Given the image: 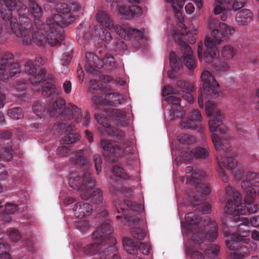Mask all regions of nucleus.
<instances>
[{
  "label": "nucleus",
  "instance_id": "nucleus-1",
  "mask_svg": "<svg viewBox=\"0 0 259 259\" xmlns=\"http://www.w3.org/2000/svg\"><path fill=\"white\" fill-rule=\"evenodd\" d=\"M205 112L208 116H211L208 122L210 132L212 133L211 140L217 151L222 149L226 154V157L217 156L219 165L218 174L224 182L228 181V177L222 166L229 169H234L237 165L236 160L229 156L231 151L230 137L227 135L228 128L223 123V116L215 105L210 101H205Z\"/></svg>",
  "mask_w": 259,
  "mask_h": 259
},
{
  "label": "nucleus",
  "instance_id": "nucleus-2",
  "mask_svg": "<svg viewBox=\"0 0 259 259\" xmlns=\"http://www.w3.org/2000/svg\"><path fill=\"white\" fill-rule=\"evenodd\" d=\"M48 112H49L51 116L60 117L62 120L61 122L55 123L52 128L55 134L62 135L65 133V136L60 141L62 144L73 143L79 139V135L75 132L74 126L72 125L71 121L73 118L77 123L82 122V124L85 126L89 125L91 119L88 112L86 111L82 117L81 109L72 104L66 107L65 100L58 97L50 103Z\"/></svg>",
  "mask_w": 259,
  "mask_h": 259
},
{
  "label": "nucleus",
  "instance_id": "nucleus-3",
  "mask_svg": "<svg viewBox=\"0 0 259 259\" xmlns=\"http://www.w3.org/2000/svg\"><path fill=\"white\" fill-rule=\"evenodd\" d=\"M108 211L104 209L98 213L96 219L101 223L92 234V238L98 241L87 244L81 248L85 254L93 255L98 253L100 259H121L118 256L115 246L116 240L111 235L113 231L111 221L108 219Z\"/></svg>",
  "mask_w": 259,
  "mask_h": 259
},
{
  "label": "nucleus",
  "instance_id": "nucleus-4",
  "mask_svg": "<svg viewBox=\"0 0 259 259\" xmlns=\"http://www.w3.org/2000/svg\"><path fill=\"white\" fill-rule=\"evenodd\" d=\"M46 23V25L43 24V26L41 27L40 30L37 29L34 25L28 29L21 25L20 30L22 34L16 35L18 37H22V42L26 46L34 42L40 47H61V42L64 38L63 33L59 29L52 31L47 22Z\"/></svg>",
  "mask_w": 259,
  "mask_h": 259
},
{
  "label": "nucleus",
  "instance_id": "nucleus-5",
  "mask_svg": "<svg viewBox=\"0 0 259 259\" xmlns=\"http://www.w3.org/2000/svg\"><path fill=\"white\" fill-rule=\"evenodd\" d=\"M245 194L244 201L245 204L241 203V197L239 192L235 191L233 188L228 186L226 188V195L227 202L224 210L227 213H241L242 215L247 213H254L251 212L248 209V206L259 205L258 204H252L256 196V192L251 186L247 187L246 189H243Z\"/></svg>",
  "mask_w": 259,
  "mask_h": 259
},
{
  "label": "nucleus",
  "instance_id": "nucleus-6",
  "mask_svg": "<svg viewBox=\"0 0 259 259\" xmlns=\"http://www.w3.org/2000/svg\"><path fill=\"white\" fill-rule=\"evenodd\" d=\"M186 223V229L189 234H192V239L198 242H200L203 238V234H201L202 238L200 240L196 239L197 234V231L206 228H212V230H208L205 235L207 239L212 241L217 238L218 234V226L214 221H212L208 216L199 217L194 213L190 212L185 215Z\"/></svg>",
  "mask_w": 259,
  "mask_h": 259
},
{
  "label": "nucleus",
  "instance_id": "nucleus-7",
  "mask_svg": "<svg viewBox=\"0 0 259 259\" xmlns=\"http://www.w3.org/2000/svg\"><path fill=\"white\" fill-rule=\"evenodd\" d=\"M26 73L30 75L29 79L33 85L40 83L42 81V94L46 97L49 98L59 95L54 84L55 78L52 74H48L46 78H44L47 73L45 68L40 69L37 74L36 68L32 61H28L25 65Z\"/></svg>",
  "mask_w": 259,
  "mask_h": 259
},
{
  "label": "nucleus",
  "instance_id": "nucleus-8",
  "mask_svg": "<svg viewBox=\"0 0 259 259\" xmlns=\"http://www.w3.org/2000/svg\"><path fill=\"white\" fill-rule=\"evenodd\" d=\"M219 14H215V16H210L208 20V25L211 29V35L212 37H206L204 40V45L206 49H215L217 46L220 44L223 38L227 37L228 35L232 34L235 30L233 27H230L225 23H221L219 19L221 16Z\"/></svg>",
  "mask_w": 259,
  "mask_h": 259
},
{
  "label": "nucleus",
  "instance_id": "nucleus-9",
  "mask_svg": "<svg viewBox=\"0 0 259 259\" xmlns=\"http://www.w3.org/2000/svg\"><path fill=\"white\" fill-rule=\"evenodd\" d=\"M79 8V5L75 3L59 4L57 9L61 14H54L47 19L50 29L54 31L57 29L61 30V28L67 26L75 20L72 13L77 11Z\"/></svg>",
  "mask_w": 259,
  "mask_h": 259
},
{
  "label": "nucleus",
  "instance_id": "nucleus-10",
  "mask_svg": "<svg viewBox=\"0 0 259 259\" xmlns=\"http://www.w3.org/2000/svg\"><path fill=\"white\" fill-rule=\"evenodd\" d=\"M227 214L230 215L227 218V222L230 220V221L232 223H240L238 225L237 232L233 233H231L232 230L228 228L227 223L223 224L222 228L225 235L228 236L230 235L231 237H237L238 239H242V241L244 243H249V239L245 238L247 236L249 233L248 227V225L249 224L248 219L243 217H240V215L242 214L241 213H236V212H235V213Z\"/></svg>",
  "mask_w": 259,
  "mask_h": 259
},
{
  "label": "nucleus",
  "instance_id": "nucleus-11",
  "mask_svg": "<svg viewBox=\"0 0 259 259\" xmlns=\"http://www.w3.org/2000/svg\"><path fill=\"white\" fill-rule=\"evenodd\" d=\"M203 82V91L199 89L198 96V102L201 108L203 107V95L209 99L216 98L219 96V84L214 76L208 71H204L201 75Z\"/></svg>",
  "mask_w": 259,
  "mask_h": 259
},
{
  "label": "nucleus",
  "instance_id": "nucleus-12",
  "mask_svg": "<svg viewBox=\"0 0 259 259\" xmlns=\"http://www.w3.org/2000/svg\"><path fill=\"white\" fill-rule=\"evenodd\" d=\"M1 16L4 21L6 22V29L8 33H13L15 35H20L22 33L20 30V26L16 17H13L12 11L17 6L16 0H0Z\"/></svg>",
  "mask_w": 259,
  "mask_h": 259
},
{
  "label": "nucleus",
  "instance_id": "nucleus-13",
  "mask_svg": "<svg viewBox=\"0 0 259 259\" xmlns=\"http://www.w3.org/2000/svg\"><path fill=\"white\" fill-rule=\"evenodd\" d=\"M97 22L100 25H96L94 27L95 33L98 37L102 43L109 42L112 40L111 33L106 29L113 30L114 31V27L117 25L113 24V20L110 15L104 11H100L96 15Z\"/></svg>",
  "mask_w": 259,
  "mask_h": 259
},
{
  "label": "nucleus",
  "instance_id": "nucleus-14",
  "mask_svg": "<svg viewBox=\"0 0 259 259\" xmlns=\"http://www.w3.org/2000/svg\"><path fill=\"white\" fill-rule=\"evenodd\" d=\"M114 203L118 213H122V215H117V220L121 219V222L126 226H131L138 223L136 216L135 207L136 204L131 200L114 199Z\"/></svg>",
  "mask_w": 259,
  "mask_h": 259
},
{
  "label": "nucleus",
  "instance_id": "nucleus-15",
  "mask_svg": "<svg viewBox=\"0 0 259 259\" xmlns=\"http://www.w3.org/2000/svg\"><path fill=\"white\" fill-rule=\"evenodd\" d=\"M205 172L200 168L195 167L194 172L191 174L190 177L187 176V183H193L195 184V191L196 194L190 195L192 196L196 202L201 201L205 198V195L210 192V189L207 184L202 183H196V180H201L205 176Z\"/></svg>",
  "mask_w": 259,
  "mask_h": 259
},
{
  "label": "nucleus",
  "instance_id": "nucleus-16",
  "mask_svg": "<svg viewBox=\"0 0 259 259\" xmlns=\"http://www.w3.org/2000/svg\"><path fill=\"white\" fill-rule=\"evenodd\" d=\"M0 62V80L4 82L20 73V65L14 62V56L11 53H7L1 58Z\"/></svg>",
  "mask_w": 259,
  "mask_h": 259
},
{
  "label": "nucleus",
  "instance_id": "nucleus-17",
  "mask_svg": "<svg viewBox=\"0 0 259 259\" xmlns=\"http://www.w3.org/2000/svg\"><path fill=\"white\" fill-rule=\"evenodd\" d=\"M68 184L70 187L82 192L87 187H94L95 180L92 178L89 170L84 172L82 178H81L77 172H72L69 174Z\"/></svg>",
  "mask_w": 259,
  "mask_h": 259
},
{
  "label": "nucleus",
  "instance_id": "nucleus-18",
  "mask_svg": "<svg viewBox=\"0 0 259 259\" xmlns=\"http://www.w3.org/2000/svg\"><path fill=\"white\" fill-rule=\"evenodd\" d=\"M172 36L176 42L183 49H191L187 40L190 44H194L196 41L195 36H190L185 24L182 22L179 24L178 28L172 30Z\"/></svg>",
  "mask_w": 259,
  "mask_h": 259
},
{
  "label": "nucleus",
  "instance_id": "nucleus-19",
  "mask_svg": "<svg viewBox=\"0 0 259 259\" xmlns=\"http://www.w3.org/2000/svg\"><path fill=\"white\" fill-rule=\"evenodd\" d=\"M226 243L228 248L233 251L230 253L231 258L239 259L249 252L248 247L246 246L248 243H244L237 237H230V239L226 240Z\"/></svg>",
  "mask_w": 259,
  "mask_h": 259
},
{
  "label": "nucleus",
  "instance_id": "nucleus-20",
  "mask_svg": "<svg viewBox=\"0 0 259 259\" xmlns=\"http://www.w3.org/2000/svg\"><path fill=\"white\" fill-rule=\"evenodd\" d=\"M114 32L121 38L126 40L136 41V45L138 46L139 40L143 38L144 34L142 32L138 29L128 27L125 26L116 25L114 27Z\"/></svg>",
  "mask_w": 259,
  "mask_h": 259
},
{
  "label": "nucleus",
  "instance_id": "nucleus-21",
  "mask_svg": "<svg viewBox=\"0 0 259 259\" xmlns=\"http://www.w3.org/2000/svg\"><path fill=\"white\" fill-rule=\"evenodd\" d=\"M85 58V68L87 71L90 73L97 74V68L102 67V61H101V56H98L91 52H87Z\"/></svg>",
  "mask_w": 259,
  "mask_h": 259
},
{
  "label": "nucleus",
  "instance_id": "nucleus-22",
  "mask_svg": "<svg viewBox=\"0 0 259 259\" xmlns=\"http://www.w3.org/2000/svg\"><path fill=\"white\" fill-rule=\"evenodd\" d=\"M12 134L8 131H3L0 132V139L3 142L4 148V158L7 161L12 160L13 157V151L12 146L10 144L12 142Z\"/></svg>",
  "mask_w": 259,
  "mask_h": 259
},
{
  "label": "nucleus",
  "instance_id": "nucleus-23",
  "mask_svg": "<svg viewBox=\"0 0 259 259\" xmlns=\"http://www.w3.org/2000/svg\"><path fill=\"white\" fill-rule=\"evenodd\" d=\"M178 58L182 62V68H183V63L191 71L195 69L197 66V60L194 55L192 50H181V56H178Z\"/></svg>",
  "mask_w": 259,
  "mask_h": 259
},
{
  "label": "nucleus",
  "instance_id": "nucleus-24",
  "mask_svg": "<svg viewBox=\"0 0 259 259\" xmlns=\"http://www.w3.org/2000/svg\"><path fill=\"white\" fill-rule=\"evenodd\" d=\"M95 186L91 188L87 187L80 194V197L83 199L90 200L93 203L100 204L103 200L102 191L99 188L94 189Z\"/></svg>",
  "mask_w": 259,
  "mask_h": 259
},
{
  "label": "nucleus",
  "instance_id": "nucleus-25",
  "mask_svg": "<svg viewBox=\"0 0 259 259\" xmlns=\"http://www.w3.org/2000/svg\"><path fill=\"white\" fill-rule=\"evenodd\" d=\"M169 59L171 71H168V76L171 79H175L178 76V71L182 68V62L173 51L170 52Z\"/></svg>",
  "mask_w": 259,
  "mask_h": 259
},
{
  "label": "nucleus",
  "instance_id": "nucleus-26",
  "mask_svg": "<svg viewBox=\"0 0 259 259\" xmlns=\"http://www.w3.org/2000/svg\"><path fill=\"white\" fill-rule=\"evenodd\" d=\"M100 145L104 152H108L116 156L121 152V148L116 142L102 139L100 142Z\"/></svg>",
  "mask_w": 259,
  "mask_h": 259
},
{
  "label": "nucleus",
  "instance_id": "nucleus-27",
  "mask_svg": "<svg viewBox=\"0 0 259 259\" xmlns=\"http://www.w3.org/2000/svg\"><path fill=\"white\" fill-rule=\"evenodd\" d=\"M95 118L97 121L104 127L105 133L109 136H113L116 129L110 125V119L103 113H95Z\"/></svg>",
  "mask_w": 259,
  "mask_h": 259
},
{
  "label": "nucleus",
  "instance_id": "nucleus-28",
  "mask_svg": "<svg viewBox=\"0 0 259 259\" xmlns=\"http://www.w3.org/2000/svg\"><path fill=\"white\" fill-rule=\"evenodd\" d=\"M93 207L88 203L80 202L75 204L73 211L76 217L82 219L90 215L92 211Z\"/></svg>",
  "mask_w": 259,
  "mask_h": 259
},
{
  "label": "nucleus",
  "instance_id": "nucleus-29",
  "mask_svg": "<svg viewBox=\"0 0 259 259\" xmlns=\"http://www.w3.org/2000/svg\"><path fill=\"white\" fill-rule=\"evenodd\" d=\"M106 114H108L106 111H104ZM112 119L115 121L116 123L120 126H125L128 125V121L126 118V113L118 109H112L109 112Z\"/></svg>",
  "mask_w": 259,
  "mask_h": 259
},
{
  "label": "nucleus",
  "instance_id": "nucleus-30",
  "mask_svg": "<svg viewBox=\"0 0 259 259\" xmlns=\"http://www.w3.org/2000/svg\"><path fill=\"white\" fill-rule=\"evenodd\" d=\"M219 50H198V57L206 63H212L218 61L219 55Z\"/></svg>",
  "mask_w": 259,
  "mask_h": 259
},
{
  "label": "nucleus",
  "instance_id": "nucleus-31",
  "mask_svg": "<svg viewBox=\"0 0 259 259\" xmlns=\"http://www.w3.org/2000/svg\"><path fill=\"white\" fill-rule=\"evenodd\" d=\"M29 7L32 15L35 18L34 25L37 29L40 30L44 24L40 20L43 14L42 8L36 2H32L29 5Z\"/></svg>",
  "mask_w": 259,
  "mask_h": 259
},
{
  "label": "nucleus",
  "instance_id": "nucleus-32",
  "mask_svg": "<svg viewBox=\"0 0 259 259\" xmlns=\"http://www.w3.org/2000/svg\"><path fill=\"white\" fill-rule=\"evenodd\" d=\"M176 85L181 91L185 92L182 96L183 98L187 100L188 103H193L194 99L190 93L193 90V85L184 80H179L177 81Z\"/></svg>",
  "mask_w": 259,
  "mask_h": 259
},
{
  "label": "nucleus",
  "instance_id": "nucleus-33",
  "mask_svg": "<svg viewBox=\"0 0 259 259\" xmlns=\"http://www.w3.org/2000/svg\"><path fill=\"white\" fill-rule=\"evenodd\" d=\"M231 1L232 0H215L216 5L214 8V13L215 14H222L221 20L225 21L227 19L226 8L231 6Z\"/></svg>",
  "mask_w": 259,
  "mask_h": 259
},
{
  "label": "nucleus",
  "instance_id": "nucleus-34",
  "mask_svg": "<svg viewBox=\"0 0 259 259\" xmlns=\"http://www.w3.org/2000/svg\"><path fill=\"white\" fill-rule=\"evenodd\" d=\"M253 14L248 9H243L236 14V21L239 25H246L252 20Z\"/></svg>",
  "mask_w": 259,
  "mask_h": 259
},
{
  "label": "nucleus",
  "instance_id": "nucleus-35",
  "mask_svg": "<svg viewBox=\"0 0 259 259\" xmlns=\"http://www.w3.org/2000/svg\"><path fill=\"white\" fill-rule=\"evenodd\" d=\"M248 186H259V173L248 171L246 174V180L241 182L242 189H246Z\"/></svg>",
  "mask_w": 259,
  "mask_h": 259
},
{
  "label": "nucleus",
  "instance_id": "nucleus-36",
  "mask_svg": "<svg viewBox=\"0 0 259 259\" xmlns=\"http://www.w3.org/2000/svg\"><path fill=\"white\" fill-rule=\"evenodd\" d=\"M70 161L73 164L79 165H88L89 164L88 156L84 150L76 151L71 158Z\"/></svg>",
  "mask_w": 259,
  "mask_h": 259
},
{
  "label": "nucleus",
  "instance_id": "nucleus-37",
  "mask_svg": "<svg viewBox=\"0 0 259 259\" xmlns=\"http://www.w3.org/2000/svg\"><path fill=\"white\" fill-rule=\"evenodd\" d=\"M122 99V95L117 93L107 94L105 97L106 104L113 106H117L120 105Z\"/></svg>",
  "mask_w": 259,
  "mask_h": 259
},
{
  "label": "nucleus",
  "instance_id": "nucleus-38",
  "mask_svg": "<svg viewBox=\"0 0 259 259\" xmlns=\"http://www.w3.org/2000/svg\"><path fill=\"white\" fill-rule=\"evenodd\" d=\"M178 141L181 144L179 147H184L189 148L188 146L193 144L195 141V138L191 135L187 134H181L177 137Z\"/></svg>",
  "mask_w": 259,
  "mask_h": 259
},
{
  "label": "nucleus",
  "instance_id": "nucleus-39",
  "mask_svg": "<svg viewBox=\"0 0 259 259\" xmlns=\"http://www.w3.org/2000/svg\"><path fill=\"white\" fill-rule=\"evenodd\" d=\"M123 245L125 250L130 254H134L138 250V243H135L132 239L125 237L123 239Z\"/></svg>",
  "mask_w": 259,
  "mask_h": 259
},
{
  "label": "nucleus",
  "instance_id": "nucleus-40",
  "mask_svg": "<svg viewBox=\"0 0 259 259\" xmlns=\"http://www.w3.org/2000/svg\"><path fill=\"white\" fill-rule=\"evenodd\" d=\"M186 253L190 255L191 259H204L203 254L199 251L195 250L191 242L185 244Z\"/></svg>",
  "mask_w": 259,
  "mask_h": 259
},
{
  "label": "nucleus",
  "instance_id": "nucleus-41",
  "mask_svg": "<svg viewBox=\"0 0 259 259\" xmlns=\"http://www.w3.org/2000/svg\"><path fill=\"white\" fill-rule=\"evenodd\" d=\"M199 125V124L190 116H188L187 118H183L180 123L181 128L185 129H195L197 128Z\"/></svg>",
  "mask_w": 259,
  "mask_h": 259
},
{
  "label": "nucleus",
  "instance_id": "nucleus-42",
  "mask_svg": "<svg viewBox=\"0 0 259 259\" xmlns=\"http://www.w3.org/2000/svg\"><path fill=\"white\" fill-rule=\"evenodd\" d=\"M212 230V228H209L208 229H206V228H205V229H203L202 230L197 231V234L198 235L196 236V239L199 240H200L199 238L200 237L202 238L201 234H203V238H202L203 239H201V240H200V242H198L196 240L195 241L194 240H193L192 239V238H191V241L193 243L195 244L196 245H198L200 246H201V244L203 243L205 241H207L208 242H212V241H213L214 240H215L216 239V238L215 239H214L213 240H212V241H210V240H209L208 239H207V238L205 236V235L207 233L208 231V230ZM190 234L192 235V234ZM200 248H201V249H203V248H202V247H200Z\"/></svg>",
  "mask_w": 259,
  "mask_h": 259
},
{
  "label": "nucleus",
  "instance_id": "nucleus-43",
  "mask_svg": "<svg viewBox=\"0 0 259 259\" xmlns=\"http://www.w3.org/2000/svg\"><path fill=\"white\" fill-rule=\"evenodd\" d=\"M212 230V228H209L208 229H206V228H205V229H203L202 230L197 231V234L198 235L196 236V239L199 240H200L199 238L200 237L202 238L201 234H203V238H202L203 239H201V240H200V242H198L196 240L195 241L194 240H193L192 239V238H191V241L193 243L195 244L196 245H198L200 246H201V244L203 243L205 241H207L208 242H212V241H213L214 240H215L216 239V238L215 239H214L213 240H212V241H210V240H209L208 239H207V238L205 236V235L207 233L208 231V230ZM190 234L192 235V234ZM200 248H201V249H203V248H202V247H200Z\"/></svg>",
  "mask_w": 259,
  "mask_h": 259
},
{
  "label": "nucleus",
  "instance_id": "nucleus-44",
  "mask_svg": "<svg viewBox=\"0 0 259 259\" xmlns=\"http://www.w3.org/2000/svg\"><path fill=\"white\" fill-rule=\"evenodd\" d=\"M7 114L10 118L15 120L21 119L24 116L23 110L20 107H13L9 109L7 111Z\"/></svg>",
  "mask_w": 259,
  "mask_h": 259
},
{
  "label": "nucleus",
  "instance_id": "nucleus-45",
  "mask_svg": "<svg viewBox=\"0 0 259 259\" xmlns=\"http://www.w3.org/2000/svg\"><path fill=\"white\" fill-rule=\"evenodd\" d=\"M193 158L196 159H205L208 156V150L205 148L198 147L192 150Z\"/></svg>",
  "mask_w": 259,
  "mask_h": 259
},
{
  "label": "nucleus",
  "instance_id": "nucleus-46",
  "mask_svg": "<svg viewBox=\"0 0 259 259\" xmlns=\"http://www.w3.org/2000/svg\"><path fill=\"white\" fill-rule=\"evenodd\" d=\"M112 173L117 177L124 179H128L130 176L126 173L124 169L117 165H113L111 169Z\"/></svg>",
  "mask_w": 259,
  "mask_h": 259
},
{
  "label": "nucleus",
  "instance_id": "nucleus-47",
  "mask_svg": "<svg viewBox=\"0 0 259 259\" xmlns=\"http://www.w3.org/2000/svg\"><path fill=\"white\" fill-rule=\"evenodd\" d=\"M220 252V246L215 244H209L205 249L204 253L209 257H215Z\"/></svg>",
  "mask_w": 259,
  "mask_h": 259
},
{
  "label": "nucleus",
  "instance_id": "nucleus-48",
  "mask_svg": "<svg viewBox=\"0 0 259 259\" xmlns=\"http://www.w3.org/2000/svg\"><path fill=\"white\" fill-rule=\"evenodd\" d=\"M182 150L180 153V160L183 162L191 161L193 158L191 150L184 147H182Z\"/></svg>",
  "mask_w": 259,
  "mask_h": 259
},
{
  "label": "nucleus",
  "instance_id": "nucleus-49",
  "mask_svg": "<svg viewBox=\"0 0 259 259\" xmlns=\"http://www.w3.org/2000/svg\"><path fill=\"white\" fill-rule=\"evenodd\" d=\"M117 9L123 19L130 20L134 17L130 7L127 8L125 6H120L119 5Z\"/></svg>",
  "mask_w": 259,
  "mask_h": 259
},
{
  "label": "nucleus",
  "instance_id": "nucleus-50",
  "mask_svg": "<svg viewBox=\"0 0 259 259\" xmlns=\"http://www.w3.org/2000/svg\"><path fill=\"white\" fill-rule=\"evenodd\" d=\"M101 61H102V67L105 65L106 66L109 67L110 68H113L115 66V59L109 54L106 53L104 57L101 56Z\"/></svg>",
  "mask_w": 259,
  "mask_h": 259
},
{
  "label": "nucleus",
  "instance_id": "nucleus-51",
  "mask_svg": "<svg viewBox=\"0 0 259 259\" xmlns=\"http://www.w3.org/2000/svg\"><path fill=\"white\" fill-rule=\"evenodd\" d=\"M10 249V246L6 243H0V259H12L8 252Z\"/></svg>",
  "mask_w": 259,
  "mask_h": 259
},
{
  "label": "nucleus",
  "instance_id": "nucleus-52",
  "mask_svg": "<svg viewBox=\"0 0 259 259\" xmlns=\"http://www.w3.org/2000/svg\"><path fill=\"white\" fill-rule=\"evenodd\" d=\"M130 232L135 239L139 240H143L146 235L145 231L139 228H133L131 229Z\"/></svg>",
  "mask_w": 259,
  "mask_h": 259
},
{
  "label": "nucleus",
  "instance_id": "nucleus-53",
  "mask_svg": "<svg viewBox=\"0 0 259 259\" xmlns=\"http://www.w3.org/2000/svg\"><path fill=\"white\" fill-rule=\"evenodd\" d=\"M32 109L34 113L40 118L44 115L46 112L45 106L41 104L40 102L37 101L33 106Z\"/></svg>",
  "mask_w": 259,
  "mask_h": 259
},
{
  "label": "nucleus",
  "instance_id": "nucleus-54",
  "mask_svg": "<svg viewBox=\"0 0 259 259\" xmlns=\"http://www.w3.org/2000/svg\"><path fill=\"white\" fill-rule=\"evenodd\" d=\"M103 86L102 83H99L96 80L92 79L90 81V88L89 91L92 94H98V92H100Z\"/></svg>",
  "mask_w": 259,
  "mask_h": 259
},
{
  "label": "nucleus",
  "instance_id": "nucleus-55",
  "mask_svg": "<svg viewBox=\"0 0 259 259\" xmlns=\"http://www.w3.org/2000/svg\"><path fill=\"white\" fill-rule=\"evenodd\" d=\"M73 50H69L64 52L62 55L61 63L63 65H67L70 63L73 57Z\"/></svg>",
  "mask_w": 259,
  "mask_h": 259
},
{
  "label": "nucleus",
  "instance_id": "nucleus-56",
  "mask_svg": "<svg viewBox=\"0 0 259 259\" xmlns=\"http://www.w3.org/2000/svg\"><path fill=\"white\" fill-rule=\"evenodd\" d=\"M168 104L173 105V107L180 108L181 106V99L175 96H168L165 99Z\"/></svg>",
  "mask_w": 259,
  "mask_h": 259
},
{
  "label": "nucleus",
  "instance_id": "nucleus-57",
  "mask_svg": "<svg viewBox=\"0 0 259 259\" xmlns=\"http://www.w3.org/2000/svg\"><path fill=\"white\" fill-rule=\"evenodd\" d=\"M166 1L171 3L174 11H178L183 7L186 0H166Z\"/></svg>",
  "mask_w": 259,
  "mask_h": 259
},
{
  "label": "nucleus",
  "instance_id": "nucleus-58",
  "mask_svg": "<svg viewBox=\"0 0 259 259\" xmlns=\"http://www.w3.org/2000/svg\"><path fill=\"white\" fill-rule=\"evenodd\" d=\"M138 249H139L143 254H148L151 249L150 245L147 243L140 242L138 243Z\"/></svg>",
  "mask_w": 259,
  "mask_h": 259
},
{
  "label": "nucleus",
  "instance_id": "nucleus-59",
  "mask_svg": "<svg viewBox=\"0 0 259 259\" xmlns=\"http://www.w3.org/2000/svg\"><path fill=\"white\" fill-rule=\"evenodd\" d=\"M231 3V6L228 9L232 8L233 10L236 11L244 7L246 1L245 0H232Z\"/></svg>",
  "mask_w": 259,
  "mask_h": 259
},
{
  "label": "nucleus",
  "instance_id": "nucleus-60",
  "mask_svg": "<svg viewBox=\"0 0 259 259\" xmlns=\"http://www.w3.org/2000/svg\"><path fill=\"white\" fill-rule=\"evenodd\" d=\"M212 65L217 71H227L229 69L228 64L225 62H215Z\"/></svg>",
  "mask_w": 259,
  "mask_h": 259
},
{
  "label": "nucleus",
  "instance_id": "nucleus-61",
  "mask_svg": "<svg viewBox=\"0 0 259 259\" xmlns=\"http://www.w3.org/2000/svg\"><path fill=\"white\" fill-rule=\"evenodd\" d=\"M9 237L12 241L17 242L21 238V235L18 230L13 229L9 232Z\"/></svg>",
  "mask_w": 259,
  "mask_h": 259
},
{
  "label": "nucleus",
  "instance_id": "nucleus-62",
  "mask_svg": "<svg viewBox=\"0 0 259 259\" xmlns=\"http://www.w3.org/2000/svg\"><path fill=\"white\" fill-rule=\"evenodd\" d=\"M18 206L16 204L7 203L5 205V209L4 210L6 213L12 214L16 212V211L18 209Z\"/></svg>",
  "mask_w": 259,
  "mask_h": 259
},
{
  "label": "nucleus",
  "instance_id": "nucleus-63",
  "mask_svg": "<svg viewBox=\"0 0 259 259\" xmlns=\"http://www.w3.org/2000/svg\"><path fill=\"white\" fill-rule=\"evenodd\" d=\"M94 161L96 170L98 174L101 171V164L102 163V159L99 154H95L94 155Z\"/></svg>",
  "mask_w": 259,
  "mask_h": 259
},
{
  "label": "nucleus",
  "instance_id": "nucleus-64",
  "mask_svg": "<svg viewBox=\"0 0 259 259\" xmlns=\"http://www.w3.org/2000/svg\"><path fill=\"white\" fill-rule=\"evenodd\" d=\"M70 149L67 146H62L58 147L57 149V154L60 157L66 156L70 151Z\"/></svg>",
  "mask_w": 259,
  "mask_h": 259
}]
</instances>
